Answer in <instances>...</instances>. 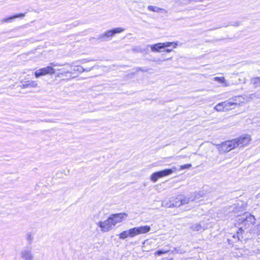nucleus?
Instances as JSON below:
<instances>
[{"mask_svg":"<svg viewBox=\"0 0 260 260\" xmlns=\"http://www.w3.org/2000/svg\"><path fill=\"white\" fill-rule=\"evenodd\" d=\"M147 232H148L149 231V228L147 227Z\"/></svg>","mask_w":260,"mask_h":260,"instance_id":"nucleus-33","label":"nucleus"},{"mask_svg":"<svg viewBox=\"0 0 260 260\" xmlns=\"http://www.w3.org/2000/svg\"><path fill=\"white\" fill-rule=\"evenodd\" d=\"M191 167V165L190 164H185L184 165H182L180 167V170H184L186 169H189Z\"/></svg>","mask_w":260,"mask_h":260,"instance_id":"nucleus-27","label":"nucleus"},{"mask_svg":"<svg viewBox=\"0 0 260 260\" xmlns=\"http://www.w3.org/2000/svg\"><path fill=\"white\" fill-rule=\"evenodd\" d=\"M130 237H134L136 235L145 233L146 232V226H140L134 228L129 230Z\"/></svg>","mask_w":260,"mask_h":260,"instance_id":"nucleus-13","label":"nucleus"},{"mask_svg":"<svg viewBox=\"0 0 260 260\" xmlns=\"http://www.w3.org/2000/svg\"><path fill=\"white\" fill-rule=\"evenodd\" d=\"M212 80L214 81H216L219 83H220L222 86L224 87H227L229 86V83L226 80L225 78L223 77H215L213 78Z\"/></svg>","mask_w":260,"mask_h":260,"instance_id":"nucleus-15","label":"nucleus"},{"mask_svg":"<svg viewBox=\"0 0 260 260\" xmlns=\"http://www.w3.org/2000/svg\"><path fill=\"white\" fill-rule=\"evenodd\" d=\"M251 82L253 84L255 85L256 86H260V78L259 77H255L251 79Z\"/></svg>","mask_w":260,"mask_h":260,"instance_id":"nucleus-24","label":"nucleus"},{"mask_svg":"<svg viewBox=\"0 0 260 260\" xmlns=\"http://www.w3.org/2000/svg\"><path fill=\"white\" fill-rule=\"evenodd\" d=\"M88 61H89V60L88 59H81L80 60L78 61V62H79L82 63H86V62H87Z\"/></svg>","mask_w":260,"mask_h":260,"instance_id":"nucleus-31","label":"nucleus"},{"mask_svg":"<svg viewBox=\"0 0 260 260\" xmlns=\"http://www.w3.org/2000/svg\"><path fill=\"white\" fill-rule=\"evenodd\" d=\"M55 65L53 66H47L36 70L34 72V76L36 78H39L41 76H46L47 75H53L55 73V70L53 68Z\"/></svg>","mask_w":260,"mask_h":260,"instance_id":"nucleus-3","label":"nucleus"},{"mask_svg":"<svg viewBox=\"0 0 260 260\" xmlns=\"http://www.w3.org/2000/svg\"><path fill=\"white\" fill-rule=\"evenodd\" d=\"M119 238L121 239H125L127 238L128 237H130V234L129 230L127 231H123L122 233H121L119 235Z\"/></svg>","mask_w":260,"mask_h":260,"instance_id":"nucleus-23","label":"nucleus"},{"mask_svg":"<svg viewBox=\"0 0 260 260\" xmlns=\"http://www.w3.org/2000/svg\"><path fill=\"white\" fill-rule=\"evenodd\" d=\"M148 9L150 11H153V12H157V13H167V11H166V10H165L164 9H161V8H158V7H156V6H149L148 7Z\"/></svg>","mask_w":260,"mask_h":260,"instance_id":"nucleus-18","label":"nucleus"},{"mask_svg":"<svg viewBox=\"0 0 260 260\" xmlns=\"http://www.w3.org/2000/svg\"><path fill=\"white\" fill-rule=\"evenodd\" d=\"M170 203H165V206L167 207H179L181 205V198L180 197H172L170 199Z\"/></svg>","mask_w":260,"mask_h":260,"instance_id":"nucleus-12","label":"nucleus"},{"mask_svg":"<svg viewBox=\"0 0 260 260\" xmlns=\"http://www.w3.org/2000/svg\"><path fill=\"white\" fill-rule=\"evenodd\" d=\"M114 36L118 34L123 32L124 31V28L122 27H115L111 29Z\"/></svg>","mask_w":260,"mask_h":260,"instance_id":"nucleus-22","label":"nucleus"},{"mask_svg":"<svg viewBox=\"0 0 260 260\" xmlns=\"http://www.w3.org/2000/svg\"><path fill=\"white\" fill-rule=\"evenodd\" d=\"M234 212L233 219L236 225H243V228H246L255 223L254 216L249 212H246L243 210L238 211L237 209H236Z\"/></svg>","mask_w":260,"mask_h":260,"instance_id":"nucleus-1","label":"nucleus"},{"mask_svg":"<svg viewBox=\"0 0 260 260\" xmlns=\"http://www.w3.org/2000/svg\"><path fill=\"white\" fill-rule=\"evenodd\" d=\"M92 68H90L89 69H84L82 67L80 66H76L75 67L73 71L75 72H78L79 73H83L85 71H90Z\"/></svg>","mask_w":260,"mask_h":260,"instance_id":"nucleus-20","label":"nucleus"},{"mask_svg":"<svg viewBox=\"0 0 260 260\" xmlns=\"http://www.w3.org/2000/svg\"><path fill=\"white\" fill-rule=\"evenodd\" d=\"M159 177H162L171 174L173 173L172 169H166L159 172H157Z\"/></svg>","mask_w":260,"mask_h":260,"instance_id":"nucleus-19","label":"nucleus"},{"mask_svg":"<svg viewBox=\"0 0 260 260\" xmlns=\"http://www.w3.org/2000/svg\"><path fill=\"white\" fill-rule=\"evenodd\" d=\"M71 72L69 71H64V72H63L62 73H60L59 74H58V76L59 75H63V76H66L67 75V74H71Z\"/></svg>","mask_w":260,"mask_h":260,"instance_id":"nucleus-29","label":"nucleus"},{"mask_svg":"<svg viewBox=\"0 0 260 260\" xmlns=\"http://www.w3.org/2000/svg\"><path fill=\"white\" fill-rule=\"evenodd\" d=\"M127 216L128 215L127 213H120L112 214L109 216V217L113 226H114L116 224L121 222L123 220L125 219Z\"/></svg>","mask_w":260,"mask_h":260,"instance_id":"nucleus-7","label":"nucleus"},{"mask_svg":"<svg viewBox=\"0 0 260 260\" xmlns=\"http://www.w3.org/2000/svg\"><path fill=\"white\" fill-rule=\"evenodd\" d=\"M159 178H160V177H159V175L158 174V173L156 172L152 174V175L151 177V179L152 181L155 182Z\"/></svg>","mask_w":260,"mask_h":260,"instance_id":"nucleus-25","label":"nucleus"},{"mask_svg":"<svg viewBox=\"0 0 260 260\" xmlns=\"http://www.w3.org/2000/svg\"><path fill=\"white\" fill-rule=\"evenodd\" d=\"M194 201V197L190 196V195L184 197L183 199L181 198V205L189 203L190 202Z\"/></svg>","mask_w":260,"mask_h":260,"instance_id":"nucleus-17","label":"nucleus"},{"mask_svg":"<svg viewBox=\"0 0 260 260\" xmlns=\"http://www.w3.org/2000/svg\"><path fill=\"white\" fill-rule=\"evenodd\" d=\"M191 229L193 231L199 232L203 230V228L200 223H196L191 225Z\"/></svg>","mask_w":260,"mask_h":260,"instance_id":"nucleus-21","label":"nucleus"},{"mask_svg":"<svg viewBox=\"0 0 260 260\" xmlns=\"http://www.w3.org/2000/svg\"><path fill=\"white\" fill-rule=\"evenodd\" d=\"M234 109L230 99L218 103L214 107V109L217 112H226Z\"/></svg>","mask_w":260,"mask_h":260,"instance_id":"nucleus-4","label":"nucleus"},{"mask_svg":"<svg viewBox=\"0 0 260 260\" xmlns=\"http://www.w3.org/2000/svg\"><path fill=\"white\" fill-rule=\"evenodd\" d=\"M237 147L235 139L222 143L220 145L221 149L224 152H229Z\"/></svg>","mask_w":260,"mask_h":260,"instance_id":"nucleus-9","label":"nucleus"},{"mask_svg":"<svg viewBox=\"0 0 260 260\" xmlns=\"http://www.w3.org/2000/svg\"><path fill=\"white\" fill-rule=\"evenodd\" d=\"M96 225L103 233L110 231L114 227L109 217L104 221H99L96 223Z\"/></svg>","mask_w":260,"mask_h":260,"instance_id":"nucleus-6","label":"nucleus"},{"mask_svg":"<svg viewBox=\"0 0 260 260\" xmlns=\"http://www.w3.org/2000/svg\"><path fill=\"white\" fill-rule=\"evenodd\" d=\"M172 51H173L172 49H167V50H166V51L167 52H171Z\"/></svg>","mask_w":260,"mask_h":260,"instance_id":"nucleus-32","label":"nucleus"},{"mask_svg":"<svg viewBox=\"0 0 260 260\" xmlns=\"http://www.w3.org/2000/svg\"><path fill=\"white\" fill-rule=\"evenodd\" d=\"M25 16V14L19 13L16 14L13 16L9 17L7 18H4L1 20L2 23H7L11 21L12 20L17 18H23Z\"/></svg>","mask_w":260,"mask_h":260,"instance_id":"nucleus-16","label":"nucleus"},{"mask_svg":"<svg viewBox=\"0 0 260 260\" xmlns=\"http://www.w3.org/2000/svg\"><path fill=\"white\" fill-rule=\"evenodd\" d=\"M20 87L22 89L26 88H36L39 87V84L37 81L28 80L26 81H21L20 82Z\"/></svg>","mask_w":260,"mask_h":260,"instance_id":"nucleus-10","label":"nucleus"},{"mask_svg":"<svg viewBox=\"0 0 260 260\" xmlns=\"http://www.w3.org/2000/svg\"><path fill=\"white\" fill-rule=\"evenodd\" d=\"M168 251L158 250L155 252V255H160L162 254L167 253Z\"/></svg>","mask_w":260,"mask_h":260,"instance_id":"nucleus-28","label":"nucleus"},{"mask_svg":"<svg viewBox=\"0 0 260 260\" xmlns=\"http://www.w3.org/2000/svg\"><path fill=\"white\" fill-rule=\"evenodd\" d=\"M21 257L23 260H34V254L30 248L23 249L20 253Z\"/></svg>","mask_w":260,"mask_h":260,"instance_id":"nucleus-11","label":"nucleus"},{"mask_svg":"<svg viewBox=\"0 0 260 260\" xmlns=\"http://www.w3.org/2000/svg\"><path fill=\"white\" fill-rule=\"evenodd\" d=\"M190 196H193V197H194V201L199 200L202 197L201 194L199 192H194L192 194H190Z\"/></svg>","mask_w":260,"mask_h":260,"instance_id":"nucleus-26","label":"nucleus"},{"mask_svg":"<svg viewBox=\"0 0 260 260\" xmlns=\"http://www.w3.org/2000/svg\"><path fill=\"white\" fill-rule=\"evenodd\" d=\"M27 239L29 241H31L33 240V237L30 234H27Z\"/></svg>","mask_w":260,"mask_h":260,"instance_id":"nucleus-30","label":"nucleus"},{"mask_svg":"<svg viewBox=\"0 0 260 260\" xmlns=\"http://www.w3.org/2000/svg\"><path fill=\"white\" fill-rule=\"evenodd\" d=\"M254 97V94H251L249 95L245 96H235L230 100L231 102L232 103L233 107L235 108L236 106H240L243 104L250 102L253 100Z\"/></svg>","mask_w":260,"mask_h":260,"instance_id":"nucleus-2","label":"nucleus"},{"mask_svg":"<svg viewBox=\"0 0 260 260\" xmlns=\"http://www.w3.org/2000/svg\"><path fill=\"white\" fill-rule=\"evenodd\" d=\"M237 147H243L246 146L251 141V136L248 135H242L241 137L235 139Z\"/></svg>","mask_w":260,"mask_h":260,"instance_id":"nucleus-8","label":"nucleus"},{"mask_svg":"<svg viewBox=\"0 0 260 260\" xmlns=\"http://www.w3.org/2000/svg\"><path fill=\"white\" fill-rule=\"evenodd\" d=\"M177 46V43L167 42L162 43H157L156 44L150 46V47L152 51L158 52L160 50L164 49L165 47H169L170 46H172L174 48H176Z\"/></svg>","mask_w":260,"mask_h":260,"instance_id":"nucleus-5","label":"nucleus"},{"mask_svg":"<svg viewBox=\"0 0 260 260\" xmlns=\"http://www.w3.org/2000/svg\"><path fill=\"white\" fill-rule=\"evenodd\" d=\"M113 37H114V35L111 29H109L102 34H100L98 36V39L103 41L109 39H111Z\"/></svg>","mask_w":260,"mask_h":260,"instance_id":"nucleus-14","label":"nucleus"}]
</instances>
